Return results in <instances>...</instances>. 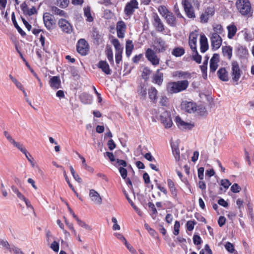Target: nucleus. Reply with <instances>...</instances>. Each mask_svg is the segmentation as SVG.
Listing matches in <instances>:
<instances>
[{"instance_id":"f257e3e1","label":"nucleus","mask_w":254,"mask_h":254,"mask_svg":"<svg viewBox=\"0 0 254 254\" xmlns=\"http://www.w3.org/2000/svg\"><path fill=\"white\" fill-rule=\"evenodd\" d=\"M189 85V82L187 80L171 81L166 85V91L169 94H176L186 90Z\"/></svg>"},{"instance_id":"f03ea898","label":"nucleus","mask_w":254,"mask_h":254,"mask_svg":"<svg viewBox=\"0 0 254 254\" xmlns=\"http://www.w3.org/2000/svg\"><path fill=\"white\" fill-rule=\"evenodd\" d=\"M3 134L4 136L6 137L8 141L13 145V146L16 147L18 150H19L22 153L25 154L26 158L28 160V161L31 163L32 166H34V158L32 156L27 152L26 148L24 147L22 144H21L19 142H17L15 141V140L12 137L10 134L7 131H4L3 132Z\"/></svg>"},{"instance_id":"7ed1b4c3","label":"nucleus","mask_w":254,"mask_h":254,"mask_svg":"<svg viewBox=\"0 0 254 254\" xmlns=\"http://www.w3.org/2000/svg\"><path fill=\"white\" fill-rule=\"evenodd\" d=\"M236 6L239 12L243 16H249L253 13L249 0H236Z\"/></svg>"},{"instance_id":"20e7f679","label":"nucleus","mask_w":254,"mask_h":254,"mask_svg":"<svg viewBox=\"0 0 254 254\" xmlns=\"http://www.w3.org/2000/svg\"><path fill=\"white\" fill-rule=\"evenodd\" d=\"M43 22L47 30L50 31L54 29L56 20L53 15L50 12H45L43 15Z\"/></svg>"},{"instance_id":"39448f33","label":"nucleus","mask_w":254,"mask_h":254,"mask_svg":"<svg viewBox=\"0 0 254 254\" xmlns=\"http://www.w3.org/2000/svg\"><path fill=\"white\" fill-rule=\"evenodd\" d=\"M139 3L137 0H130L126 4L124 8V13L127 16L133 15L136 9L139 8Z\"/></svg>"},{"instance_id":"423d86ee","label":"nucleus","mask_w":254,"mask_h":254,"mask_svg":"<svg viewBox=\"0 0 254 254\" xmlns=\"http://www.w3.org/2000/svg\"><path fill=\"white\" fill-rule=\"evenodd\" d=\"M90 46L84 39H79L76 45L77 52L81 56L87 55L89 52Z\"/></svg>"},{"instance_id":"0eeeda50","label":"nucleus","mask_w":254,"mask_h":254,"mask_svg":"<svg viewBox=\"0 0 254 254\" xmlns=\"http://www.w3.org/2000/svg\"><path fill=\"white\" fill-rule=\"evenodd\" d=\"M111 43L114 46L116 51V63L117 64H119L122 61V53L123 51V48L121 46L119 40L116 38L112 39Z\"/></svg>"},{"instance_id":"6e6552de","label":"nucleus","mask_w":254,"mask_h":254,"mask_svg":"<svg viewBox=\"0 0 254 254\" xmlns=\"http://www.w3.org/2000/svg\"><path fill=\"white\" fill-rule=\"evenodd\" d=\"M145 54L146 58L153 66H157L159 64L160 59L152 49H147Z\"/></svg>"},{"instance_id":"1a4fd4ad","label":"nucleus","mask_w":254,"mask_h":254,"mask_svg":"<svg viewBox=\"0 0 254 254\" xmlns=\"http://www.w3.org/2000/svg\"><path fill=\"white\" fill-rule=\"evenodd\" d=\"M58 24L62 31L65 33L70 34L73 31L72 25L65 19H60Z\"/></svg>"},{"instance_id":"9d476101","label":"nucleus","mask_w":254,"mask_h":254,"mask_svg":"<svg viewBox=\"0 0 254 254\" xmlns=\"http://www.w3.org/2000/svg\"><path fill=\"white\" fill-rule=\"evenodd\" d=\"M242 71L237 61H233L232 63V77L234 82H238L240 78Z\"/></svg>"},{"instance_id":"9b49d317","label":"nucleus","mask_w":254,"mask_h":254,"mask_svg":"<svg viewBox=\"0 0 254 254\" xmlns=\"http://www.w3.org/2000/svg\"><path fill=\"white\" fill-rule=\"evenodd\" d=\"M197 30L190 32L189 36V45L192 51H196L197 49V41L198 36Z\"/></svg>"},{"instance_id":"f8f14e48","label":"nucleus","mask_w":254,"mask_h":254,"mask_svg":"<svg viewBox=\"0 0 254 254\" xmlns=\"http://www.w3.org/2000/svg\"><path fill=\"white\" fill-rule=\"evenodd\" d=\"M211 46L214 50H218L221 46L222 39L216 33H211L210 36Z\"/></svg>"},{"instance_id":"ddd939ff","label":"nucleus","mask_w":254,"mask_h":254,"mask_svg":"<svg viewBox=\"0 0 254 254\" xmlns=\"http://www.w3.org/2000/svg\"><path fill=\"white\" fill-rule=\"evenodd\" d=\"M152 24L157 31L162 32L165 28L164 25L158 15L154 13L152 16Z\"/></svg>"},{"instance_id":"4468645a","label":"nucleus","mask_w":254,"mask_h":254,"mask_svg":"<svg viewBox=\"0 0 254 254\" xmlns=\"http://www.w3.org/2000/svg\"><path fill=\"white\" fill-rule=\"evenodd\" d=\"M160 121L166 128H169L173 125L171 116L169 112L166 111L160 116Z\"/></svg>"},{"instance_id":"2eb2a0df","label":"nucleus","mask_w":254,"mask_h":254,"mask_svg":"<svg viewBox=\"0 0 254 254\" xmlns=\"http://www.w3.org/2000/svg\"><path fill=\"white\" fill-rule=\"evenodd\" d=\"M127 30V25L123 20H120L116 23L117 36L119 38L123 39L125 37Z\"/></svg>"},{"instance_id":"dca6fc26","label":"nucleus","mask_w":254,"mask_h":254,"mask_svg":"<svg viewBox=\"0 0 254 254\" xmlns=\"http://www.w3.org/2000/svg\"><path fill=\"white\" fill-rule=\"evenodd\" d=\"M182 108L186 112L193 113L196 111L197 105L196 103L190 101H185L181 104Z\"/></svg>"},{"instance_id":"f3484780","label":"nucleus","mask_w":254,"mask_h":254,"mask_svg":"<svg viewBox=\"0 0 254 254\" xmlns=\"http://www.w3.org/2000/svg\"><path fill=\"white\" fill-rule=\"evenodd\" d=\"M220 62L219 55L215 53L210 61V72L214 73L218 67V64Z\"/></svg>"},{"instance_id":"a211bd4d","label":"nucleus","mask_w":254,"mask_h":254,"mask_svg":"<svg viewBox=\"0 0 254 254\" xmlns=\"http://www.w3.org/2000/svg\"><path fill=\"white\" fill-rule=\"evenodd\" d=\"M158 91L155 87L151 86L148 89V98L152 104H155L158 100Z\"/></svg>"},{"instance_id":"6ab92c4d","label":"nucleus","mask_w":254,"mask_h":254,"mask_svg":"<svg viewBox=\"0 0 254 254\" xmlns=\"http://www.w3.org/2000/svg\"><path fill=\"white\" fill-rule=\"evenodd\" d=\"M167 185L169 191L171 193L172 197L174 199H178V190L175 186V183L170 179H168L167 180Z\"/></svg>"},{"instance_id":"aec40b11","label":"nucleus","mask_w":254,"mask_h":254,"mask_svg":"<svg viewBox=\"0 0 254 254\" xmlns=\"http://www.w3.org/2000/svg\"><path fill=\"white\" fill-rule=\"evenodd\" d=\"M161 69H158L152 77V82L154 84L161 86L164 80V74L160 72Z\"/></svg>"},{"instance_id":"412c9836","label":"nucleus","mask_w":254,"mask_h":254,"mask_svg":"<svg viewBox=\"0 0 254 254\" xmlns=\"http://www.w3.org/2000/svg\"><path fill=\"white\" fill-rule=\"evenodd\" d=\"M50 87L53 89H58L61 87V81L58 76H52L49 82Z\"/></svg>"},{"instance_id":"4be33fe9","label":"nucleus","mask_w":254,"mask_h":254,"mask_svg":"<svg viewBox=\"0 0 254 254\" xmlns=\"http://www.w3.org/2000/svg\"><path fill=\"white\" fill-rule=\"evenodd\" d=\"M219 79L222 81L229 80V74L225 67H220L217 72Z\"/></svg>"},{"instance_id":"5701e85b","label":"nucleus","mask_w":254,"mask_h":254,"mask_svg":"<svg viewBox=\"0 0 254 254\" xmlns=\"http://www.w3.org/2000/svg\"><path fill=\"white\" fill-rule=\"evenodd\" d=\"M155 43L157 45L158 48L156 51L158 53H163L165 52L167 48V45L165 42L161 38H156Z\"/></svg>"},{"instance_id":"b1692460","label":"nucleus","mask_w":254,"mask_h":254,"mask_svg":"<svg viewBox=\"0 0 254 254\" xmlns=\"http://www.w3.org/2000/svg\"><path fill=\"white\" fill-rule=\"evenodd\" d=\"M99 68L101 69L102 71L106 74L109 75L111 73V70L109 64L105 61H100L97 64Z\"/></svg>"},{"instance_id":"393cba45","label":"nucleus","mask_w":254,"mask_h":254,"mask_svg":"<svg viewBox=\"0 0 254 254\" xmlns=\"http://www.w3.org/2000/svg\"><path fill=\"white\" fill-rule=\"evenodd\" d=\"M200 50L201 53H205L208 49L207 38L204 34H201L200 36Z\"/></svg>"},{"instance_id":"a878e982","label":"nucleus","mask_w":254,"mask_h":254,"mask_svg":"<svg viewBox=\"0 0 254 254\" xmlns=\"http://www.w3.org/2000/svg\"><path fill=\"white\" fill-rule=\"evenodd\" d=\"M167 23L171 27H175L177 24L176 18L174 14L170 11L165 17Z\"/></svg>"},{"instance_id":"bb28decb","label":"nucleus","mask_w":254,"mask_h":254,"mask_svg":"<svg viewBox=\"0 0 254 254\" xmlns=\"http://www.w3.org/2000/svg\"><path fill=\"white\" fill-rule=\"evenodd\" d=\"M89 196L91 200L95 203L100 204L102 203V198L97 191L92 189L90 190Z\"/></svg>"},{"instance_id":"cd10ccee","label":"nucleus","mask_w":254,"mask_h":254,"mask_svg":"<svg viewBox=\"0 0 254 254\" xmlns=\"http://www.w3.org/2000/svg\"><path fill=\"white\" fill-rule=\"evenodd\" d=\"M174 76H177L179 78L182 79H190L191 77V73L188 71H176L174 72Z\"/></svg>"},{"instance_id":"c85d7f7f","label":"nucleus","mask_w":254,"mask_h":254,"mask_svg":"<svg viewBox=\"0 0 254 254\" xmlns=\"http://www.w3.org/2000/svg\"><path fill=\"white\" fill-rule=\"evenodd\" d=\"M227 28L228 30V38L230 39H233L237 31V27L233 23L228 25Z\"/></svg>"},{"instance_id":"c756f323","label":"nucleus","mask_w":254,"mask_h":254,"mask_svg":"<svg viewBox=\"0 0 254 254\" xmlns=\"http://www.w3.org/2000/svg\"><path fill=\"white\" fill-rule=\"evenodd\" d=\"M134 49V45L132 41L131 40H127L126 41V54L127 57H130L132 52Z\"/></svg>"},{"instance_id":"7c9ffc66","label":"nucleus","mask_w":254,"mask_h":254,"mask_svg":"<svg viewBox=\"0 0 254 254\" xmlns=\"http://www.w3.org/2000/svg\"><path fill=\"white\" fill-rule=\"evenodd\" d=\"M222 53L225 57L230 60L232 57L233 48L230 46H226L222 47Z\"/></svg>"},{"instance_id":"2f4dec72","label":"nucleus","mask_w":254,"mask_h":254,"mask_svg":"<svg viewBox=\"0 0 254 254\" xmlns=\"http://www.w3.org/2000/svg\"><path fill=\"white\" fill-rule=\"evenodd\" d=\"M51 11L55 15H58L61 16L66 17L67 14L64 11L59 9L58 7L55 6H50Z\"/></svg>"},{"instance_id":"473e14b6","label":"nucleus","mask_w":254,"mask_h":254,"mask_svg":"<svg viewBox=\"0 0 254 254\" xmlns=\"http://www.w3.org/2000/svg\"><path fill=\"white\" fill-rule=\"evenodd\" d=\"M185 53V49L183 47H178L175 48L172 51V54L176 57H180Z\"/></svg>"},{"instance_id":"72a5a7b5","label":"nucleus","mask_w":254,"mask_h":254,"mask_svg":"<svg viewBox=\"0 0 254 254\" xmlns=\"http://www.w3.org/2000/svg\"><path fill=\"white\" fill-rule=\"evenodd\" d=\"M11 20L13 22V24L15 27V28L17 30L19 34H20L22 36L26 35V33L23 30L20 28V27L18 25L15 18L14 12H12L11 14Z\"/></svg>"},{"instance_id":"f704fd0d","label":"nucleus","mask_w":254,"mask_h":254,"mask_svg":"<svg viewBox=\"0 0 254 254\" xmlns=\"http://www.w3.org/2000/svg\"><path fill=\"white\" fill-rule=\"evenodd\" d=\"M171 146L172 149L173 155L176 161H179L180 158V150L178 145H176L174 143H171Z\"/></svg>"},{"instance_id":"c9c22d12","label":"nucleus","mask_w":254,"mask_h":254,"mask_svg":"<svg viewBox=\"0 0 254 254\" xmlns=\"http://www.w3.org/2000/svg\"><path fill=\"white\" fill-rule=\"evenodd\" d=\"M84 15L86 17V21L89 22H92L94 18L91 13V8L90 6H87L84 8Z\"/></svg>"},{"instance_id":"e433bc0d","label":"nucleus","mask_w":254,"mask_h":254,"mask_svg":"<svg viewBox=\"0 0 254 254\" xmlns=\"http://www.w3.org/2000/svg\"><path fill=\"white\" fill-rule=\"evenodd\" d=\"M152 70L148 67H144L141 73V77L145 81H147L149 79Z\"/></svg>"},{"instance_id":"4c0bfd02","label":"nucleus","mask_w":254,"mask_h":254,"mask_svg":"<svg viewBox=\"0 0 254 254\" xmlns=\"http://www.w3.org/2000/svg\"><path fill=\"white\" fill-rule=\"evenodd\" d=\"M106 55L111 65L114 64L113 53L112 49L111 47H107L106 50Z\"/></svg>"},{"instance_id":"58836bf2","label":"nucleus","mask_w":254,"mask_h":254,"mask_svg":"<svg viewBox=\"0 0 254 254\" xmlns=\"http://www.w3.org/2000/svg\"><path fill=\"white\" fill-rule=\"evenodd\" d=\"M79 98L80 101L84 104L90 103L91 102V97L86 93L81 94L79 96Z\"/></svg>"},{"instance_id":"ea45409f","label":"nucleus","mask_w":254,"mask_h":254,"mask_svg":"<svg viewBox=\"0 0 254 254\" xmlns=\"http://www.w3.org/2000/svg\"><path fill=\"white\" fill-rule=\"evenodd\" d=\"M78 157L81 159L82 161V166L84 168L90 173H93L94 172V169L93 167L88 166L86 163L85 159L82 156H81L79 154H78Z\"/></svg>"},{"instance_id":"a19ab883","label":"nucleus","mask_w":254,"mask_h":254,"mask_svg":"<svg viewBox=\"0 0 254 254\" xmlns=\"http://www.w3.org/2000/svg\"><path fill=\"white\" fill-rule=\"evenodd\" d=\"M187 16L191 19H194L196 17L194 10L193 7L191 8H188L184 10Z\"/></svg>"},{"instance_id":"79ce46f5","label":"nucleus","mask_w":254,"mask_h":254,"mask_svg":"<svg viewBox=\"0 0 254 254\" xmlns=\"http://www.w3.org/2000/svg\"><path fill=\"white\" fill-rule=\"evenodd\" d=\"M213 32L212 33H216L217 35H220L222 34L224 30L221 24H217L213 26Z\"/></svg>"},{"instance_id":"37998d69","label":"nucleus","mask_w":254,"mask_h":254,"mask_svg":"<svg viewBox=\"0 0 254 254\" xmlns=\"http://www.w3.org/2000/svg\"><path fill=\"white\" fill-rule=\"evenodd\" d=\"M159 105L162 107H167L169 105V99L166 96H161L159 102Z\"/></svg>"},{"instance_id":"c03bdc74","label":"nucleus","mask_w":254,"mask_h":254,"mask_svg":"<svg viewBox=\"0 0 254 254\" xmlns=\"http://www.w3.org/2000/svg\"><path fill=\"white\" fill-rule=\"evenodd\" d=\"M92 36L93 38L98 42L102 40V36L100 34L99 31L97 30V28H93Z\"/></svg>"},{"instance_id":"a18cd8bd","label":"nucleus","mask_w":254,"mask_h":254,"mask_svg":"<svg viewBox=\"0 0 254 254\" xmlns=\"http://www.w3.org/2000/svg\"><path fill=\"white\" fill-rule=\"evenodd\" d=\"M158 10L159 13L164 17L170 12L165 5L159 6Z\"/></svg>"},{"instance_id":"49530a36","label":"nucleus","mask_w":254,"mask_h":254,"mask_svg":"<svg viewBox=\"0 0 254 254\" xmlns=\"http://www.w3.org/2000/svg\"><path fill=\"white\" fill-rule=\"evenodd\" d=\"M196 224V222L194 220H189L187 221L186 226L188 231H191L193 230L194 225Z\"/></svg>"},{"instance_id":"de8ad7c7","label":"nucleus","mask_w":254,"mask_h":254,"mask_svg":"<svg viewBox=\"0 0 254 254\" xmlns=\"http://www.w3.org/2000/svg\"><path fill=\"white\" fill-rule=\"evenodd\" d=\"M64 222L66 225L68 227L69 229L72 232L73 234L75 236H77V233L75 230L74 228L73 225L71 223H69L67 219L65 218V217H64Z\"/></svg>"},{"instance_id":"09e8293b","label":"nucleus","mask_w":254,"mask_h":254,"mask_svg":"<svg viewBox=\"0 0 254 254\" xmlns=\"http://www.w3.org/2000/svg\"><path fill=\"white\" fill-rule=\"evenodd\" d=\"M144 227L152 236L155 237L157 235V232L153 229L151 228L148 224L145 223Z\"/></svg>"},{"instance_id":"8fccbe9b","label":"nucleus","mask_w":254,"mask_h":254,"mask_svg":"<svg viewBox=\"0 0 254 254\" xmlns=\"http://www.w3.org/2000/svg\"><path fill=\"white\" fill-rule=\"evenodd\" d=\"M192 52L195 53V54L192 56V60L197 64H200L201 62L202 57L198 54L197 49H196V51Z\"/></svg>"},{"instance_id":"3c124183","label":"nucleus","mask_w":254,"mask_h":254,"mask_svg":"<svg viewBox=\"0 0 254 254\" xmlns=\"http://www.w3.org/2000/svg\"><path fill=\"white\" fill-rule=\"evenodd\" d=\"M75 220L77 221L78 224L81 227L84 228L85 229L89 230H91V228L88 225L86 224L84 222L81 220L77 217Z\"/></svg>"},{"instance_id":"603ef678","label":"nucleus","mask_w":254,"mask_h":254,"mask_svg":"<svg viewBox=\"0 0 254 254\" xmlns=\"http://www.w3.org/2000/svg\"><path fill=\"white\" fill-rule=\"evenodd\" d=\"M180 228V223L179 221L176 220L175 222L174 226L173 234L175 236H177L179 234Z\"/></svg>"},{"instance_id":"864d4df0","label":"nucleus","mask_w":254,"mask_h":254,"mask_svg":"<svg viewBox=\"0 0 254 254\" xmlns=\"http://www.w3.org/2000/svg\"><path fill=\"white\" fill-rule=\"evenodd\" d=\"M155 182H156V186L157 188L161 192H162L163 194L166 195L168 193L167 189L165 187L162 186L161 184L158 183L156 180H155Z\"/></svg>"},{"instance_id":"5fc2aeb1","label":"nucleus","mask_w":254,"mask_h":254,"mask_svg":"<svg viewBox=\"0 0 254 254\" xmlns=\"http://www.w3.org/2000/svg\"><path fill=\"white\" fill-rule=\"evenodd\" d=\"M199 254H212V252L209 245L206 244L204 246V249L200 251Z\"/></svg>"},{"instance_id":"6e6d98bb","label":"nucleus","mask_w":254,"mask_h":254,"mask_svg":"<svg viewBox=\"0 0 254 254\" xmlns=\"http://www.w3.org/2000/svg\"><path fill=\"white\" fill-rule=\"evenodd\" d=\"M181 3L184 10H186V9L188 8L193 7L189 0H182Z\"/></svg>"},{"instance_id":"4d7b16f0","label":"nucleus","mask_w":254,"mask_h":254,"mask_svg":"<svg viewBox=\"0 0 254 254\" xmlns=\"http://www.w3.org/2000/svg\"><path fill=\"white\" fill-rule=\"evenodd\" d=\"M193 242L194 245H200L202 242L201 237L198 235L194 234L193 236Z\"/></svg>"},{"instance_id":"13d9d810","label":"nucleus","mask_w":254,"mask_h":254,"mask_svg":"<svg viewBox=\"0 0 254 254\" xmlns=\"http://www.w3.org/2000/svg\"><path fill=\"white\" fill-rule=\"evenodd\" d=\"M174 11L175 14L177 16V17L180 18H184L180 12V10L179 9V6H178L177 3L175 4L174 5Z\"/></svg>"},{"instance_id":"bf43d9fd","label":"nucleus","mask_w":254,"mask_h":254,"mask_svg":"<svg viewBox=\"0 0 254 254\" xmlns=\"http://www.w3.org/2000/svg\"><path fill=\"white\" fill-rule=\"evenodd\" d=\"M225 248L228 252L231 253H233L235 250L234 245L229 242L226 243Z\"/></svg>"},{"instance_id":"052dcab7","label":"nucleus","mask_w":254,"mask_h":254,"mask_svg":"<svg viewBox=\"0 0 254 254\" xmlns=\"http://www.w3.org/2000/svg\"><path fill=\"white\" fill-rule=\"evenodd\" d=\"M231 185V183L227 179H223L221 181V186L223 187L225 190H226Z\"/></svg>"},{"instance_id":"680f3d73","label":"nucleus","mask_w":254,"mask_h":254,"mask_svg":"<svg viewBox=\"0 0 254 254\" xmlns=\"http://www.w3.org/2000/svg\"><path fill=\"white\" fill-rule=\"evenodd\" d=\"M120 173L124 179H126L127 177V172L126 169L124 167H120L119 169Z\"/></svg>"},{"instance_id":"e2e57ef3","label":"nucleus","mask_w":254,"mask_h":254,"mask_svg":"<svg viewBox=\"0 0 254 254\" xmlns=\"http://www.w3.org/2000/svg\"><path fill=\"white\" fill-rule=\"evenodd\" d=\"M59 6L62 8H65L68 6L69 0H59Z\"/></svg>"},{"instance_id":"0e129e2a","label":"nucleus","mask_w":254,"mask_h":254,"mask_svg":"<svg viewBox=\"0 0 254 254\" xmlns=\"http://www.w3.org/2000/svg\"><path fill=\"white\" fill-rule=\"evenodd\" d=\"M176 123L177 126L179 127H182L185 126L186 122L182 120V119L179 117L177 116L175 119Z\"/></svg>"},{"instance_id":"69168bd1","label":"nucleus","mask_w":254,"mask_h":254,"mask_svg":"<svg viewBox=\"0 0 254 254\" xmlns=\"http://www.w3.org/2000/svg\"><path fill=\"white\" fill-rule=\"evenodd\" d=\"M143 58V54H140L135 55L132 59V62L134 64H137Z\"/></svg>"},{"instance_id":"338daca9","label":"nucleus","mask_w":254,"mask_h":254,"mask_svg":"<svg viewBox=\"0 0 254 254\" xmlns=\"http://www.w3.org/2000/svg\"><path fill=\"white\" fill-rule=\"evenodd\" d=\"M107 145L110 150H113L116 147V144L112 139L108 141Z\"/></svg>"},{"instance_id":"774afa93","label":"nucleus","mask_w":254,"mask_h":254,"mask_svg":"<svg viewBox=\"0 0 254 254\" xmlns=\"http://www.w3.org/2000/svg\"><path fill=\"white\" fill-rule=\"evenodd\" d=\"M50 248L55 252L59 250V244L56 241H54L51 245Z\"/></svg>"}]
</instances>
